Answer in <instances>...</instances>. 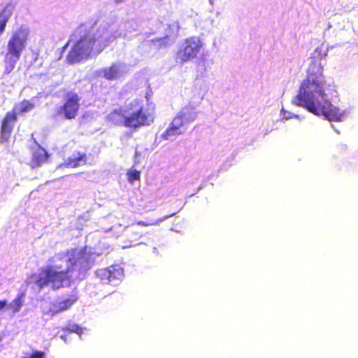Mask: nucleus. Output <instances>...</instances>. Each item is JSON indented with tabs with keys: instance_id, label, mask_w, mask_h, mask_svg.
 I'll return each mask as SVG.
<instances>
[{
	"instance_id": "f257e3e1",
	"label": "nucleus",
	"mask_w": 358,
	"mask_h": 358,
	"mask_svg": "<svg viewBox=\"0 0 358 358\" xmlns=\"http://www.w3.org/2000/svg\"><path fill=\"white\" fill-rule=\"evenodd\" d=\"M322 71L323 67L320 62L313 61L310 63L307 78L301 83L299 92L292 102L314 115H323L329 121H341L343 117V113L326 97Z\"/></svg>"
},
{
	"instance_id": "f03ea898",
	"label": "nucleus",
	"mask_w": 358,
	"mask_h": 358,
	"mask_svg": "<svg viewBox=\"0 0 358 358\" xmlns=\"http://www.w3.org/2000/svg\"><path fill=\"white\" fill-rule=\"evenodd\" d=\"M69 267L64 270L58 271L55 266H47L40 270L35 284L41 289L50 285L52 289L57 290L69 284L71 280L69 273L79 266L80 271L90 268V259L85 249L71 248L66 252Z\"/></svg>"
},
{
	"instance_id": "7ed1b4c3",
	"label": "nucleus",
	"mask_w": 358,
	"mask_h": 358,
	"mask_svg": "<svg viewBox=\"0 0 358 358\" xmlns=\"http://www.w3.org/2000/svg\"><path fill=\"white\" fill-rule=\"evenodd\" d=\"M92 27L80 24L73 31L76 43L66 56V61L73 64L89 59L92 55L99 54L104 48L102 36L95 34Z\"/></svg>"
},
{
	"instance_id": "20e7f679",
	"label": "nucleus",
	"mask_w": 358,
	"mask_h": 358,
	"mask_svg": "<svg viewBox=\"0 0 358 358\" xmlns=\"http://www.w3.org/2000/svg\"><path fill=\"white\" fill-rule=\"evenodd\" d=\"M143 102V99L139 98L126 100V127L136 129L154 122L155 105L150 103L145 107Z\"/></svg>"
},
{
	"instance_id": "39448f33",
	"label": "nucleus",
	"mask_w": 358,
	"mask_h": 358,
	"mask_svg": "<svg viewBox=\"0 0 358 358\" xmlns=\"http://www.w3.org/2000/svg\"><path fill=\"white\" fill-rule=\"evenodd\" d=\"M29 31L21 27L12 33L7 42L6 52L4 55V73H11L25 50L29 39Z\"/></svg>"
},
{
	"instance_id": "423d86ee",
	"label": "nucleus",
	"mask_w": 358,
	"mask_h": 358,
	"mask_svg": "<svg viewBox=\"0 0 358 358\" xmlns=\"http://www.w3.org/2000/svg\"><path fill=\"white\" fill-rule=\"evenodd\" d=\"M196 113L193 107L185 106L172 120L168 128L161 135L164 140H172L183 133L185 126L195 120Z\"/></svg>"
},
{
	"instance_id": "0eeeda50",
	"label": "nucleus",
	"mask_w": 358,
	"mask_h": 358,
	"mask_svg": "<svg viewBox=\"0 0 358 358\" xmlns=\"http://www.w3.org/2000/svg\"><path fill=\"white\" fill-rule=\"evenodd\" d=\"M203 48V43L199 36H190L182 42L176 53L177 59L181 63L190 61L201 52Z\"/></svg>"
},
{
	"instance_id": "6e6552de",
	"label": "nucleus",
	"mask_w": 358,
	"mask_h": 358,
	"mask_svg": "<svg viewBox=\"0 0 358 358\" xmlns=\"http://www.w3.org/2000/svg\"><path fill=\"white\" fill-rule=\"evenodd\" d=\"M80 97L78 93L73 91H69L64 95V101L56 110L59 116H62L67 120L75 119L80 110Z\"/></svg>"
},
{
	"instance_id": "1a4fd4ad",
	"label": "nucleus",
	"mask_w": 358,
	"mask_h": 358,
	"mask_svg": "<svg viewBox=\"0 0 358 358\" xmlns=\"http://www.w3.org/2000/svg\"><path fill=\"white\" fill-rule=\"evenodd\" d=\"M17 120V112L15 111V110L8 111L1 119L0 124L1 143H4L8 141Z\"/></svg>"
},
{
	"instance_id": "9d476101",
	"label": "nucleus",
	"mask_w": 358,
	"mask_h": 358,
	"mask_svg": "<svg viewBox=\"0 0 358 358\" xmlns=\"http://www.w3.org/2000/svg\"><path fill=\"white\" fill-rule=\"evenodd\" d=\"M96 276L103 284H114L118 282L123 276V270L111 266L108 268H100L96 271Z\"/></svg>"
},
{
	"instance_id": "9b49d317",
	"label": "nucleus",
	"mask_w": 358,
	"mask_h": 358,
	"mask_svg": "<svg viewBox=\"0 0 358 358\" xmlns=\"http://www.w3.org/2000/svg\"><path fill=\"white\" fill-rule=\"evenodd\" d=\"M150 225L144 222H138L127 226L124 231V236L126 242L130 245H136L138 244L140 238L143 236L144 231L142 227Z\"/></svg>"
},
{
	"instance_id": "f8f14e48",
	"label": "nucleus",
	"mask_w": 358,
	"mask_h": 358,
	"mask_svg": "<svg viewBox=\"0 0 358 358\" xmlns=\"http://www.w3.org/2000/svg\"><path fill=\"white\" fill-rule=\"evenodd\" d=\"M79 299L77 292H73L68 298L58 302L53 303L47 314L51 317L69 309Z\"/></svg>"
},
{
	"instance_id": "ddd939ff",
	"label": "nucleus",
	"mask_w": 358,
	"mask_h": 358,
	"mask_svg": "<svg viewBox=\"0 0 358 358\" xmlns=\"http://www.w3.org/2000/svg\"><path fill=\"white\" fill-rule=\"evenodd\" d=\"M79 299L77 292H73L68 298L58 302L53 303L47 314L51 317L69 309Z\"/></svg>"
},
{
	"instance_id": "4468645a",
	"label": "nucleus",
	"mask_w": 358,
	"mask_h": 358,
	"mask_svg": "<svg viewBox=\"0 0 358 358\" xmlns=\"http://www.w3.org/2000/svg\"><path fill=\"white\" fill-rule=\"evenodd\" d=\"M49 157L50 155L47 151L43 148L38 145V148L32 152L29 165L33 169L41 166L48 161Z\"/></svg>"
},
{
	"instance_id": "2eb2a0df",
	"label": "nucleus",
	"mask_w": 358,
	"mask_h": 358,
	"mask_svg": "<svg viewBox=\"0 0 358 358\" xmlns=\"http://www.w3.org/2000/svg\"><path fill=\"white\" fill-rule=\"evenodd\" d=\"M127 116L126 111V102L124 108L113 109L106 117L108 122L115 125H124L126 127V117Z\"/></svg>"
},
{
	"instance_id": "dca6fc26",
	"label": "nucleus",
	"mask_w": 358,
	"mask_h": 358,
	"mask_svg": "<svg viewBox=\"0 0 358 358\" xmlns=\"http://www.w3.org/2000/svg\"><path fill=\"white\" fill-rule=\"evenodd\" d=\"M87 162V155L85 152L75 151L63 163V165L67 168H76Z\"/></svg>"
},
{
	"instance_id": "f3484780",
	"label": "nucleus",
	"mask_w": 358,
	"mask_h": 358,
	"mask_svg": "<svg viewBox=\"0 0 358 358\" xmlns=\"http://www.w3.org/2000/svg\"><path fill=\"white\" fill-rule=\"evenodd\" d=\"M101 73L108 80H115L120 75V66L117 63H113L110 66L102 69Z\"/></svg>"
},
{
	"instance_id": "a211bd4d",
	"label": "nucleus",
	"mask_w": 358,
	"mask_h": 358,
	"mask_svg": "<svg viewBox=\"0 0 358 358\" xmlns=\"http://www.w3.org/2000/svg\"><path fill=\"white\" fill-rule=\"evenodd\" d=\"M35 108V104L29 100L24 99L15 105V108H17L18 113H25L31 111Z\"/></svg>"
},
{
	"instance_id": "6ab92c4d",
	"label": "nucleus",
	"mask_w": 358,
	"mask_h": 358,
	"mask_svg": "<svg viewBox=\"0 0 358 358\" xmlns=\"http://www.w3.org/2000/svg\"><path fill=\"white\" fill-rule=\"evenodd\" d=\"M10 17V12L8 8H5L0 11V36L4 32Z\"/></svg>"
},
{
	"instance_id": "aec40b11",
	"label": "nucleus",
	"mask_w": 358,
	"mask_h": 358,
	"mask_svg": "<svg viewBox=\"0 0 358 358\" xmlns=\"http://www.w3.org/2000/svg\"><path fill=\"white\" fill-rule=\"evenodd\" d=\"M24 297V294L21 293L18 294L9 304L8 307L13 313L18 312L21 309Z\"/></svg>"
},
{
	"instance_id": "412c9836",
	"label": "nucleus",
	"mask_w": 358,
	"mask_h": 358,
	"mask_svg": "<svg viewBox=\"0 0 358 358\" xmlns=\"http://www.w3.org/2000/svg\"><path fill=\"white\" fill-rule=\"evenodd\" d=\"M169 37L166 36L162 38H155L150 41V43L157 48H164L169 45Z\"/></svg>"
},
{
	"instance_id": "4be33fe9",
	"label": "nucleus",
	"mask_w": 358,
	"mask_h": 358,
	"mask_svg": "<svg viewBox=\"0 0 358 358\" xmlns=\"http://www.w3.org/2000/svg\"><path fill=\"white\" fill-rule=\"evenodd\" d=\"M127 180L129 182H134L135 180H139L141 178V172L138 170H129L127 173Z\"/></svg>"
},
{
	"instance_id": "5701e85b",
	"label": "nucleus",
	"mask_w": 358,
	"mask_h": 358,
	"mask_svg": "<svg viewBox=\"0 0 358 358\" xmlns=\"http://www.w3.org/2000/svg\"><path fill=\"white\" fill-rule=\"evenodd\" d=\"M27 358H45V354L42 351L34 350L32 352L30 357Z\"/></svg>"
},
{
	"instance_id": "b1692460",
	"label": "nucleus",
	"mask_w": 358,
	"mask_h": 358,
	"mask_svg": "<svg viewBox=\"0 0 358 358\" xmlns=\"http://www.w3.org/2000/svg\"><path fill=\"white\" fill-rule=\"evenodd\" d=\"M7 306V301L3 300L0 301V311L3 309Z\"/></svg>"
},
{
	"instance_id": "393cba45",
	"label": "nucleus",
	"mask_w": 358,
	"mask_h": 358,
	"mask_svg": "<svg viewBox=\"0 0 358 358\" xmlns=\"http://www.w3.org/2000/svg\"><path fill=\"white\" fill-rule=\"evenodd\" d=\"M180 208H177L174 212H173L170 215L166 216L165 218H168V217H171L173 215H175L176 214H177L180 211Z\"/></svg>"
},
{
	"instance_id": "a878e982",
	"label": "nucleus",
	"mask_w": 358,
	"mask_h": 358,
	"mask_svg": "<svg viewBox=\"0 0 358 358\" xmlns=\"http://www.w3.org/2000/svg\"><path fill=\"white\" fill-rule=\"evenodd\" d=\"M69 45V43H67L64 47L63 48L65 49L67 46Z\"/></svg>"
},
{
	"instance_id": "bb28decb",
	"label": "nucleus",
	"mask_w": 358,
	"mask_h": 358,
	"mask_svg": "<svg viewBox=\"0 0 358 358\" xmlns=\"http://www.w3.org/2000/svg\"><path fill=\"white\" fill-rule=\"evenodd\" d=\"M176 28H177V30H178V29H179L178 25V24H176Z\"/></svg>"
},
{
	"instance_id": "cd10ccee",
	"label": "nucleus",
	"mask_w": 358,
	"mask_h": 358,
	"mask_svg": "<svg viewBox=\"0 0 358 358\" xmlns=\"http://www.w3.org/2000/svg\"><path fill=\"white\" fill-rule=\"evenodd\" d=\"M24 358H27V357H24Z\"/></svg>"
}]
</instances>
